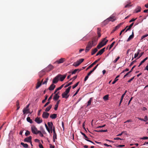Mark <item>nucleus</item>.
Returning <instances> with one entry per match:
<instances>
[{
	"label": "nucleus",
	"mask_w": 148,
	"mask_h": 148,
	"mask_svg": "<svg viewBox=\"0 0 148 148\" xmlns=\"http://www.w3.org/2000/svg\"><path fill=\"white\" fill-rule=\"evenodd\" d=\"M71 86H70L66 89L65 91L62 94V97L63 98H65L67 99L69 96V95L68 94L70 92Z\"/></svg>",
	"instance_id": "1"
},
{
	"label": "nucleus",
	"mask_w": 148,
	"mask_h": 148,
	"mask_svg": "<svg viewBox=\"0 0 148 148\" xmlns=\"http://www.w3.org/2000/svg\"><path fill=\"white\" fill-rule=\"evenodd\" d=\"M106 38L107 37L104 38L103 40L98 45L97 47L98 49H99L106 44L108 41V40L106 39Z\"/></svg>",
	"instance_id": "2"
},
{
	"label": "nucleus",
	"mask_w": 148,
	"mask_h": 148,
	"mask_svg": "<svg viewBox=\"0 0 148 148\" xmlns=\"http://www.w3.org/2000/svg\"><path fill=\"white\" fill-rule=\"evenodd\" d=\"M96 44V43L94 45L93 43L91 41H89L88 42L85 49V52L86 53L88 52L89 50L92 48V47L93 46H95Z\"/></svg>",
	"instance_id": "3"
},
{
	"label": "nucleus",
	"mask_w": 148,
	"mask_h": 148,
	"mask_svg": "<svg viewBox=\"0 0 148 148\" xmlns=\"http://www.w3.org/2000/svg\"><path fill=\"white\" fill-rule=\"evenodd\" d=\"M115 19L114 17L113 16H110L108 18H107L104 21V23L106 24H107L110 21H111L113 22L115 21Z\"/></svg>",
	"instance_id": "4"
},
{
	"label": "nucleus",
	"mask_w": 148,
	"mask_h": 148,
	"mask_svg": "<svg viewBox=\"0 0 148 148\" xmlns=\"http://www.w3.org/2000/svg\"><path fill=\"white\" fill-rule=\"evenodd\" d=\"M83 58L80 59L79 60L77 61L76 62L74 63L73 65L75 67H77L84 60Z\"/></svg>",
	"instance_id": "5"
},
{
	"label": "nucleus",
	"mask_w": 148,
	"mask_h": 148,
	"mask_svg": "<svg viewBox=\"0 0 148 148\" xmlns=\"http://www.w3.org/2000/svg\"><path fill=\"white\" fill-rule=\"evenodd\" d=\"M31 130L32 132L34 134H37L38 131V130H37V128L34 125H32L31 127Z\"/></svg>",
	"instance_id": "6"
},
{
	"label": "nucleus",
	"mask_w": 148,
	"mask_h": 148,
	"mask_svg": "<svg viewBox=\"0 0 148 148\" xmlns=\"http://www.w3.org/2000/svg\"><path fill=\"white\" fill-rule=\"evenodd\" d=\"M60 75H58L56 77H55L53 80L52 83L53 84L57 83L59 79V76H60Z\"/></svg>",
	"instance_id": "7"
},
{
	"label": "nucleus",
	"mask_w": 148,
	"mask_h": 148,
	"mask_svg": "<svg viewBox=\"0 0 148 148\" xmlns=\"http://www.w3.org/2000/svg\"><path fill=\"white\" fill-rule=\"evenodd\" d=\"M43 79H42L41 82H40V79H38V82L36 87V89L38 88L41 85L42 83L43 82Z\"/></svg>",
	"instance_id": "8"
},
{
	"label": "nucleus",
	"mask_w": 148,
	"mask_h": 148,
	"mask_svg": "<svg viewBox=\"0 0 148 148\" xmlns=\"http://www.w3.org/2000/svg\"><path fill=\"white\" fill-rule=\"evenodd\" d=\"M53 141L54 142H55V139H57V134L56 132L55 127L54 126L53 127Z\"/></svg>",
	"instance_id": "9"
},
{
	"label": "nucleus",
	"mask_w": 148,
	"mask_h": 148,
	"mask_svg": "<svg viewBox=\"0 0 148 148\" xmlns=\"http://www.w3.org/2000/svg\"><path fill=\"white\" fill-rule=\"evenodd\" d=\"M100 58H99L97 60L95 61L94 62L91 64L87 68L86 70H88V69L91 68L92 66L95 65L97 63L99 60H100Z\"/></svg>",
	"instance_id": "10"
},
{
	"label": "nucleus",
	"mask_w": 148,
	"mask_h": 148,
	"mask_svg": "<svg viewBox=\"0 0 148 148\" xmlns=\"http://www.w3.org/2000/svg\"><path fill=\"white\" fill-rule=\"evenodd\" d=\"M35 121L38 124H40L42 122V119L40 117H37L35 119Z\"/></svg>",
	"instance_id": "11"
},
{
	"label": "nucleus",
	"mask_w": 148,
	"mask_h": 148,
	"mask_svg": "<svg viewBox=\"0 0 148 148\" xmlns=\"http://www.w3.org/2000/svg\"><path fill=\"white\" fill-rule=\"evenodd\" d=\"M54 68V66L51 64L49 65L46 68V70L47 71H50Z\"/></svg>",
	"instance_id": "12"
},
{
	"label": "nucleus",
	"mask_w": 148,
	"mask_h": 148,
	"mask_svg": "<svg viewBox=\"0 0 148 148\" xmlns=\"http://www.w3.org/2000/svg\"><path fill=\"white\" fill-rule=\"evenodd\" d=\"M49 115V114L47 112H44L42 115V117L45 119H47Z\"/></svg>",
	"instance_id": "13"
},
{
	"label": "nucleus",
	"mask_w": 148,
	"mask_h": 148,
	"mask_svg": "<svg viewBox=\"0 0 148 148\" xmlns=\"http://www.w3.org/2000/svg\"><path fill=\"white\" fill-rule=\"evenodd\" d=\"M53 94H52L49 97L48 99V102H47L44 105V107H45L47 106L50 103V100L52 99Z\"/></svg>",
	"instance_id": "14"
},
{
	"label": "nucleus",
	"mask_w": 148,
	"mask_h": 148,
	"mask_svg": "<svg viewBox=\"0 0 148 148\" xmlns=\"http://www.w3.org/2000/svg\"><path fill=\"white\" fill-rule=\"evenodd\" d=\"M48 125V126L49 127L50 130L51 131V133H52V130H53V124L52 122H48L47 123Z\"/></svg>",
	"instance_id": "15"
},
{
	"label": "nucleus",
	"mask_w": 148,
	"mask_h": 148,
	"mask_svg": "<svg viewBox=\"0 0 148 148\" xmlns=\"http://www.w3.org/2000/svg\"><path fill=\"white\" fill-rule=\"evenodd\" d=\"M58 75H60V76H59V79L62 82L63 81L64 79H65L66 77V75H62L61 74H58Z\"/></svg>",
	"instance_id": "16"
},
{
	"label": "nucleus",
	"mask_w": 148,
	"mask_h": 148,
	"mask_svg": "<svg viewBox=\"0 0 148 148\" xmlns=\"http://www.w3.org/2000/svg\"><path fill=\"white\" fill-rule=\"evenodd\" d=\"M32 137L29 136L28 137H27L24 139V141L27 142H30L32 140Z\"/></svg>",
	"instance_id": "17"
},
{
	"label": "nucleus",
	"mask_w": 148,
	"mask_h": 148,
	"mask_svg": "<svg viewBox=\"0 0 148 148\" xmlns=\"http://www.w3.org/2000/svg\"><path fill=\"white\" fill-rule=\"evenodd\" d=\"M65 60V59L64 58H61L59 60H57L56 62H57L58 64L62 63L64 62Z\"/></svg>",
	"instance_id": "18"
},
{
	"label": "nucleus",
	"mask_w": 148,
	"mask_h": 148,
	"mask_svg": "<svg viewBox=\"0 0 148 148\" xmlns=\"http://www.w3.org/2000/svg\"><path fill=\"white\" fill-rule=\"evenodd\" d=\"M141 8V7L139 6H137L135 10V12L137 13L140 12Z\"/></svg>",
	"instance_id": "19"
},
{
	"label": "nucleus",
	"mask_w": 148,
	"mask_h": 148,
	"mask_svg": "<svg viewBox=\"0 0 148 148\" xmlns=\"http://www.w3.org/2000/svg\"><path fill=\"white\" fill-rule=\"evenodd\" d=\"M55 86V85L53 83L49 87V90H53L54 89Z\"/></svg>",
	"instance_id": "20"
},
{
	"label": "nucleus",
	"mask_w": 148,
	"mask_h": 148,
	"mask_svg": "<svg viewBox=\"0 0 148 148\" xmlns=\"http://www.w3.org/2000/svg\"><path fill=\"white\" fill-rule=\"evenodd\" d=\"M134 37V32H132V34L130 36L128 39H127V42H128L131 39H132Z\"/></svg>",
	"instance_id": "21"
},
{
	"label": "nucleus",
	"mask_w": 148,
	"mask_h": 148,
	"mask_svg": "<svg viewBox=\"0 0 148 148\" xmlns=\"http://www.w3.org/2000/svg\"><path fill=\"white\" fill-rule=\"evenodd\" d=\"M50 117L52 119H55L57 118V115L56 114H51Z\"/></svg>",
	"instance_id": "22"
},
{
	"label": "nucleus",
	"mask_w": 148,
	"mask_h": 148,
	"mask_svg": "<svg viewBox=\"0 0 148 148\" xmlns=\"http://www.w3.org/2000/svg\"><path fill=\"white\" fill-rule=\"evenodd\" d=\"M97 48H95L93 49H92L91 55H93L95 54L97 51Z\"/></svg>",
	"instance_id": "23"
},
{
	"label": "nucleus",
	"mask_w": 148,
	"mask_h": 148,
	"mask_svg": "<svg viewBox=\"0 0 148 148\" xmlns=\"http://www.w3.org/2000/svg\"><path fill=\"white\" fill-rule=\"evenodd\" d=\"M29 108H24L23 111V114H25L26 112L29 113Z\"/></svg>",
	"instance_id": "24"
},
{
	"label": "nucleus",
	"mask_w": 148,
	"mask_h": 148,
	"mask_svg": "<svg viewBox=\"0 0 148 148\" xmlns=\"http://www.w3.org/2000/svg\"><path fill=\"white\" fill-rule=\"evenodd\" d=\"M52 105H50L49 106L47 107L45 110V111L46 112H49L50 109L51 108Z\"/></svg>",
	"instance_id": "25"
},
{
	"label": "nucleus",
	"mask_w": 148,
	"mask_h": 148,
	"mask_svg": "<svg viewBox=\"0 0 148 148\" xmlns=\"http://www.w3.org/2000/svg\"><path fill=\"white\" fill-rule=\"evenodd\" d=\"M59 97L60 96L59 95L55 94L53 97V99L55 101H56L58 100Z\"/></svg>",
	"instance_id": "26"
},
{
	"label": "nucleus",
	"mask_w": 148,
	"mask_h": 148,
	"mask_svg": "<svg viewBox=\"0 0 148 148\" xmlns=\"http://www.w3.org/2000/svg\"><path fill=\"white\" fill-rule=\"evenodd\" d=\"M105 49V48L104 47L101 49V50H100L98 51L100 55H101L104 52Z\"/></svg>",
	"instance_id": "27"
},
{
	"label": "nucleus",
	"mask_w": 148,
	"mask_h": 148,
	"mask_svg": "<svg viewBox=\"0 0 148 148\" xmlns=\"http://www.w3.org/2000/svg\"><path fill=\"white\" fill-rule=\"evenodd\" d=\"M92 97L90 98L89 101L87 102V106H90L91 105V101H92Z\"/></svg>",
	"instance_id": "28"
},
{
	"label": "nucleus",
	"mask_w": 148,
	"mask_h": 148,
	"mask_svg": "<svg viewBox=\"0 0 148 148\" xmlns=\"http://www.w3.org/2000/svg\"><path fill=\"white\" fill-rule=\"evenodd\" d=\"M109 95H106L103 97V99L104 100L106 101L108 99Z\"/></svg>",
	"instance_id": "29"
},
{
	"label": "nucleus",
	"mask_w": 148,
	"mask_h": 148,
	"mask_svg": "<svg viewBox=\"0 0 148 148\" xmlns=\"http://www.w3.org/2000/svg\"><path fill=\"white\" fill-rule=\"evenodd\" d=\"M133 24H134V23H131L130 25V26L128 27V28L127 29H126V30L125 31V32H126L127 31L129 30L131 28V27H132V26H133Z\"/></svg>",
	"instance_id": "30"
},
{
	"label": "nucleus",
	"mask_w": 148,
	"mask_h": 148,
	"mask_svg": "<svg viewBox=\"0 0 148 148\" xmlns=\"http://www.w3.org/2000/svg\"><path fill=\"white\" fill-rule=\"evenodd\" d=\"M21 145L25 148H27L28 147V145L26 143H23L21 142Z\"/></svg>",
	"instance_id": "31"
},
{
	"label": "nucleus",
	"mask_w": 148,
	"mask_h": 148,
	"mask_svg": "<svg viewBox=\"0 0 148 148\" xmlns=\"http://www.w3.org/2000/svg\"><path fill=\"white\" fill-rule=\"evenodd\" d=\"M107 131H108V130H95V131L96 132H107Z\"/></svg>",
	"instance_id": "32"
},
{
	"label": "nucleus",
	"mask_w": 148,
	"mask_h": 148,
	"mask_svg": "<svg viewBox=\"0 0 148 148\" xmlns=\"http://www.w3.org/2000/svg\"><path fill=\"white\" fill-rule=\"evenodd\" d=\"M122 24H123L122 23H119V24L117 26H116L115 27V29L116 30V29H118L121 26V25H122Z\"/></svg>",
	"instance_id": "33"
},
{
	"label": "nucleus",
	"mask_w": 148,
	"mask_h": 148,
	"mask_svg": "<svg viewBox=\"0 0 148 148\" xmlns=\"http://www.w3.org/2000/svg\"><path fill=\"white\" fill-rule=\"evenodd\" d=\"M140 51V50H138L137 53H135V54L134 56V58H136L138 56V54H139Z\"/></svg>",
	"instance_id": "34"
},
{
	"label": "nucleus",
	"mask_w": 148,
	"mask_h": 148,
	"mask_svg": "<svg viewBox=\"0 0 148 148\" xmlns=\"http://www.w3.org/2000/svg\"><path fill=\"white\" fill-rule=\"evenodd\" d=\"M77 70H79V72L81 70V69H77L74 70L72 73V74H74L76 73L77 71Z\"/></svg>",
	"instance_id": "35"
},
{
	"label": "nucleus",
	"mask_w": 148,
	"mask_h": 148,
	"mask_svg": "<svg viewBox=\"0 0 148 148\" xmlns=\"http://www.w3.org/2000/svg\"><path fill=\"white\" fill-rule=\"evenodd\" d=\"M27 121L29 122L30 123H32L33 122L32 120L29 117H27Z\"/></svg>",
	"instance_id": "36"
},
{
	"label": "nucleus",
	"mask_w": 148,
	"mask_h": 148,
	"mask_svg": "<svg viewBox=\"0 0 148 148\" xmlns=\"http://www.w3.org/2000/svg\"><path fill=\"white\" fill-rule=\"evenodd\" d=\"M148 59L147 57L145 58L144 59H143L140 63V65H141L142 64H143L146 60H147Z\"/></svg>",
	"instance_id": "37"
},
{
	"label": "nucleus",
	"mask_w": 148,
	"mask_h": 148,
	"mask_svg": "<svg viewBox=\"0 0 148 148\" xmlns=\"http://www.w3.org/2000/svg\"><path fill=\"white\" fill-rule=\"evenodd\" d=\"M115 41L113 42L110 46L109 48V50H110V49L113 46L114 44H115Z\"/></svg>",
	"instance_id": "38"
},
{
	"label": "nucleus",
	"mask_w": 148,
	"mask_h": 148,
	"mask_svg": "<svg viewBox=\"0 0 148 148\" xmlns=\"http://www.w3.org/2000/svg\"><path fill=\"white\" fill-rule=\"evenodd\" d=\"M80 133H81V134L82 135L84 136V137H85V139L86 140V139H87L88 138V137L85 135V134H84V133L82 132H80Z\"/></svg>",
	"instance_id": "39"
},
{
	"label": "nucleus",
	"mask_w": 148,
	"mask_h": 148,
	"mask_svg": "<svg viewBox=\"0 0 148 148\" xmlns=\"http://www.w3.org/2000/svg\"><path fill=\"white\" fill-rule=\"evenodd\" d=\"M47 97L48 96L47 95H46L45 96V97L44 99L42 101V103H44L45 102L46 100H47Z\"/></svg>",
	"instance_id": "40"
},
{
	"label": "nucleus",
	"mask_w": 148,
	"mask_h": 148,
	"mask_svg": "<svg viewBox=\"0 0 148 148\" xmlns=\"http://www.w3.org/2000/svg\"><path fill=\"white\" fill-rule=\"evenodd\" d=\"M79 82H77L75 85H73V87H72V88L73 89H74L75 87H76L78 86V84H79Z\"/></svg>",
	"instance_id": "41"
},
{
	"label": "nucleus",
	"mask_w": 148,
	"mask_h": 148,
	"mask_svg": "<svg viewBox=\"0 0 148 148\" xmlns=\"http://www.w3.org/2000/svg\"><path fill=\"white\" fill-rule=\"evenodd\" d=\"M39 134L40 136L41 137H43L44 136L40 131H38L37 134Z\"/></svg>",
	"instance_id": "42"
},
{
	"label": "nucleus",
	"mask_w": 148,
	"mask_h": 148,
	"mask_svg": "<svg viewBox=\"0 0 148 148\" xmlns=\"http://www.w3.org/2000/svg\"><path fill=\"white\" fill-rule=\"evenodd\" d=\"M30 134V132L28 130L26 131L25 133V135L26 136H27L28 135H29Z\"/></svg>",
	"instance_id": "43"
},
{
	"label": "nucleus",
	"mask_w": 148,
	"mask_h": 148,
	"mask_svg": "<svg viewBox=\"0 0 148 148\" xmlns=\"http://www.w3.org/2000/svg\"><path fill=\"white\" fill-rule=\"evenodd\" d=\"M45 127L46 128L47 130V131H48V132L49 133H50V130L49 128L48 127L47 125V124H45Z\"/></svg>",
	"instance_id": "44"
},
{
	"label": "nucleus",
	"mask_w": 148,
	"mask_h": 148,
	"mask_svg": "<svg viewBox=\"0 0 148 148\" xmlns=\"http://www.w3.org/2000/svg\"><path fill=\"white\" fill-rule=\"evenodd\" d=\"M72 84V82H70L68 84H66L65 86V88H66L70 85H71Z\"/></svg>",
	"instance_id": "45"
},
{
	"label": "nucleus",
	"mask_w": 148,
	"mask_h": 148,
	"mask_svg": "<svg viewBox=\"0 0 148 148\" xmlns=\"http://www.w3.org/2000/svg\"><path fill=\"white\" fill-rule=\"evenodd\" d=\"M120 58V57L119 56H118L117 57V58H116L115 60H114L113 61V62L114 63H115L116 62L118 61V60Z\"/></svg>",
	"instance_id": "46"
},
{
	"label": "nucleus",
	"mask_w": 148,
	"mask_h": 148,
	"mask_svg": "<svg viewBox=\"0 0 148 148\" xmlns=\"http://www.w3.org/2000/svg\"><path fill=\"white\" fill-rule=\"evenodd\" d=\"M90 41L91 42L93 43V44L94 45H95V43L96 42L97 40L95 39H93L92 40V41Z\"/></svg>",
	"instance_id": "47"
},
{
	"label": "nucleus",
	"mask_w": 148,
	"mask_h": 148,
	"mask_svg": "<svg viewBox=\"0 0 148 148\" xmlns=\"http://www.w3.org/2000/svg\"><path fill=\"white\" fill-rule=\"evenodd\" d=\"M144 119V121L145 122L147 121L148 120V118L147 117V116H145Z\"/></svg>",
	"instance_id": "48"
},
{
	"label": "nucleus",
	"mask_w": 148,
	"mask_h": 148,
	"mask_svg": "<svg viewBox=\"0 0 148 148\" xmlns=\"http://www.w3.org/2000/svg\"><path fill=\"white\" fill-rule=\"evenodd\" d=\"M58 105L56 104L55 105V107H54V110H56L58 109Z\"/></svg>",
	"instance_id": "49"
},
{
	"label": "nucleus",
	"mask_w": 148,
	"mask_h": 148,
	"mask_svg": "<svg viewBox=\"0 0 148 148\" xmlns=\"http://www.w3.org/2000/svg\"><path fill=\"white\" fill-rule=\"evenodd\" d=\"M148 36V34H146V35H143L142 36L141 40L143 39L144 38H145V37H147V36Z\"/></svg>",
	"instance_id": "50"
},
{
	"label": "nucleus",
	"mask_w": 148,
	"mask_h": 148,
	"mask_svg": "<svg viewBox=\"0 0 148 148\" xmlns=\"http://www.w3.org/2000/svg\"><path fill=\"white\" fill-rule=\"evenodd\" d=\"M118 80V79L115 78L113 82L112 83V84H114L116 82V81H117Z\"/></svg>",
	"instance_id": "51"
},
{
	"label": "nucleus",
	"mask_w": 148,
	"mask_h": 148,
	"mask_svg": "<svg viewBox=\"0 0 148 148\" xmlns=\"http://www.w3.org/2000/svg\"><path fill=\"white\" fill-rule=\"evenodd\" d=\"M94 71V70L92 69V70L90 71L88 73V75H90L92 73L93 71Z\"/></svg>",
	"instance_id": "52"
},
{
	"label": "nucleus",
	"mask_w": 148,
	"mask_h": 148,
	"mask_svg": "<svg viewBox=\"0 0 148 148\" xmlns=\"http://www.w3.org/2000/svg\"><path fill=\"white\" fill-rule=\"evenodd\" d=\"M134 77H135V76H134L133 77L131 78V79L127 81L128 82H129V83L131 81H132L134 79Z\"/></svg>",
	"instance_id": "53"
},
{
	"label": "nucleus",
	"mask_w": 148,
	"mask_h": 148,
	"mask_svg": "<svg viewBox=\"0 0 148 148\" xmlns=\"http://www.w3.org/2000/svg\"><path fill=\"white\" fill-rule=\"evenodd\" d=\"M140 139L143 140L147 139H148V137L147 136L143 137L142 138H140Z\"/></svg>",
	"instance_id": "54"
},
{
	"label": "nucleus",
	"mask_w": 148,
	"mask_h": 148,
	"mask_svg": "<svg viewBox=\"0 0 148 148\" xmlns=\"http://www.w3.org/2000/svg\"><path fill=\"white\" fill-rule=\"evenodd\" d=\"M89 76V75H88V74H87V75L85 78L84 80L85 82L87 80V79H88V78Z\"/></svg>",
	"instance_id": "55"
},
{
	"label": "nucleus",
	"mask_w": 148,
	"mask_h": 148,
	"mask_svg": "<svg viewBox=\"0 0 148 148\" xmlns=\"http://www.w3.org/2000/svg\"><path fill=\"white\" fill-rule=\"evenodd\" d=\"M77 75H76V76H75L74 77H73L71 78L70 79V80H71V79H73V81H74L75 79L77 78Z\"/></svg>",
	"instance_id": "56"
},
{
	"label": "nucleus",
	"mask_w": 148,
	"mask_h": 148,
	"mask_svg": "<svg viewBox=\"0 0 148 148\" xmlns=\"http://www.w3.org/2000/svg\"><path fill=\"white\" fill-rule=\"evenodd\" d=\"M143 53H144L143 52L141 53L140 54V55H139V56L138 57V58H137V59L139 58L143 55Z\"/></svg>",
	"instance_id": "57"
},
{
	"label": "nucleus",
	"mask_w": 148,
	"mask_h": 148,
	"mask_svg": "<svg viewBox=\"0 0 148 148\" xmlns=\"http://www.w3.org/2000/svg\"><path fill=\"white\" fill-rule=\"evenodd\" d=\"M101 32L97 31V33L98 35V37L99 38L101 36V34L100 33Z\"/></svg>",
	"instance_id": "58"
},
{
	"label": "nucleus",
	"mask_w": 148,
	"mask_h": 148,
	"mask_svg": "<svg viewBox=\"0 0 148 148\" xmlns=\"http://www.w3.org/2000/svg\"><path fill=\"white\" fill-rule=\"evenodd\" d=\"M137 18H132L131 20L130 21H129V22L130 23H131L132 22H133V21H135L136 19Z\"/></svg>",
	"instance_id": "59"
},
{
	"label": "nucleus",
	"mask_w": 148,
	"mask_h": 148,
	"mask_svg": "<svg viewBox=\"0 0 148 148\" xmlns=\"http://www.w3.org/2000/svg\"><path fill=\"white\" fill-rule=\"evenodd\" d=\"M39 146L40 148H44L42 145L40 143L39 144Z\"/></svg>",
	"instance_id": "60"
},
{
	"label": "nucleus",
	"mask_w": 148,
	"mask_h": 148,
	"mask_svg": "<svg viewBox=\"0 0 148 148\" xmlns=\"http://www.w3.org/2000/svg\"><path fill=\"white\" fill-rule=\"evenodd\" d=\"M114 140H123V139H121L119 138V137H116V138H114Z\"/></svg>",
	"instance_id": "61"
},
{
	"label": "nucleus",
	"mask_w": 148,
	"mask_h": 148,
	"mask_svg": "<svg viewBox=\"0 0 148 148\" xmlns=\"http://www.w3.org/2000/svg\"><path fill=\"white\" fill-rule=\"evenodd\" d=\"M130 6H131V5H130V3L127 4L125 5V8H128V7H130Z\"/></svg>",
	"instance_id": "62"
},
{
	"label": "nucleus",
	"mask_w": 148,
	"mask_h": 148,
	"mask_svg": "<svg viewBox=\"0 0 148 148\" xmlns=\"http://www.w3.org/2000/svg\"><path fill=\"white\" fill-rule=\"evenodd\" d=\"M136 62V60H134V61H132L130 64V66H132V65L135 62Z\"/></svg>",
	"instance_id": "63"
},
{
	"label": "nucleus",
	"mask_w": 148,
	"mask_h": 148,
	"mask_svg": "<svg viewBox=\"0 0 148 148\" xmlns=\"http://www.w3.org/2000/svg\"><path fill=\"white\" fill-rule=\"evenodd\" d=\"M50 145V148H54V146L53 145H52L51 144H49Z\"/></svg>",
	"instance_id": "64"
}]
</instances>
